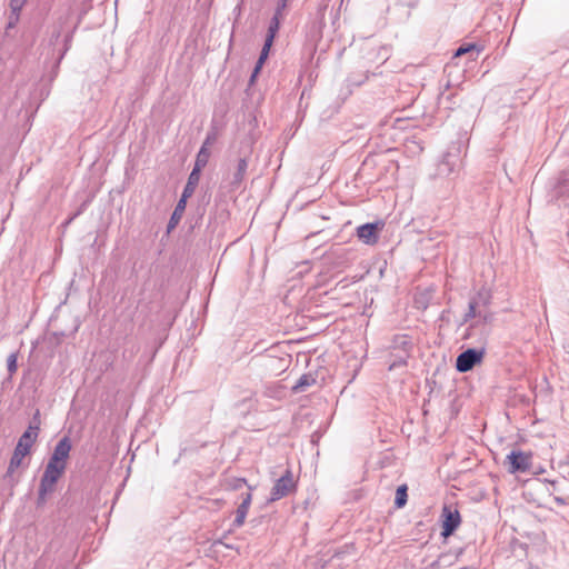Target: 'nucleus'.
<instances>
[{
    "mask_svg": "<svg viewBox=\"0 0 569 569\" xmlns=\"http://www.w3.org/2000/svg\"><path fill=\"white\" fill-rule=\"evenodd\" d=\"M40 412L37 410L27 428L20 436L17 446L11 456L6 477H12L14 471L23 465V459L30 455L32 446L36 443L40 431Z\"/></svg>",
    "mask_w": 569,
    "mask_h": 569,
    "instance_id": "obj_1",
    "label": "nucleus"
},
{
    "mask_svg": "<svg viewBox=\"0 0 569 569\" xmlns=\"http://www.w3.org/2000/svg\"><path fill=\"white\" fill-rule=\"evenodd\" d=\"M505 465L510 473L527 472L532 466V453L512 450L507 455Z\"/></svg>",
    "mask_w": 569,
    "mask_h": 569,
    "instance_id": "obj_2",
    "label": "nucleus"
},
{
    "mask_svg": "<svg viewBox=\"0 0 569 569\" xmlns=\"http://www.w3.org/2000/svg\"><path fill=\"white\" fill-rule=\"evenodd\" d=\"M296 489V481L290 469L276 481L270 491L269 501L273 502L289 496Z\"/></svg>",
    "mask_w": 569,
    "mask_h": 569,
    "instance_id": "obj_3",
    "label": "nucleus"
},
{
    "mask_svg": "<svg viewBox=\"0 0 569 569\" xmlns=\"http://www.w3.org/2000/svg\"><path fill=\"white\" fill-rule=\"evenodd\" d=\"M485 353H486V351L483 348H481V349L469 348V349L462 351L457 357V360H456L457 371H459V372L470 371L476 365H478L482 361Z\"/></svg>",
    "mask_w": 569,
    "mask_h": 569,
    "instance_id": "obj_4",
    "label": "nucleus"
},
{
    "mask_svg": "<svg viewBox=\"0 0 569 569\" xmlns=\"http://www.w3.org/2000/svg\"><path fill=\"white\" fill-rule=\"evenodd\" d=\"M67 463L68 461L56 458L51 455L41 476V479H43L46 482L57 483L60 477L64 473Z\"/></svg>",
    "mask_w": 569,
    "mask_h": 569,
    "instance_id": "obj_5",
    "label": "nucleus"
},
{
    "mask_svg": "<svg viewBox=\"0 0 569 569\" xmlns=\"http://www.w3.org/2000/svg\"><path fill=\"white\" fill-rule=\"evenodd\" d=\"M383 222H370L361 224L357 228L358 238L366 244H375L379 240L378 232L382 230Z\"/></svg>",
    "mask_w": 569,
    "mask_h": 569,
    "instance_id": "obj_6",
    "label": "nucleus"
},
{
    "mask_svg": "<svg viewBox=\"0 0 569 569\" xmlns=\"http://www.w3.org/2000/svg\"><path fill=\"white\" fill-rule=\"evenodd\" d=\"M442 532L441 536L449 537L451 536L461 522L460 513L457 509H451L450 507L445 506L442 509Z\"/></svg>",
    "mask_w": 569,
    "mask_h": 569,
    "instance_id": "obj_7",
    "label": "nucleus"
},
{
    "mask_svg": "<svg viewBox=\"0 0 569 569\" xmlns=\"http://www.w3.org/2000/svg\"><path fill=\"white\" fill-rule=\"evenodd\" d=\"M460 162L457 153L447 152L438 166V173L449 176L459 168Z\"/></svg>",
    "mask_w": 569,
    "mask_h": 569,
    "instance_id": "obj_8",
    "label": "nucleus"
},
{
    "mask_svg": "<svg viewBox=\"0 0 569 569\" xmlns=\"http://www.w3.org/2000/svg\"><path fill=\"white\" fill-rule=\"evenodd\" d=\"M216 141V134L210 132L207 134L200 150L197 153L194 164L201 168H204L210 158V146H212Z\"/></svg>",
    "mask_w": 569,
    "mask_h": 569,
    "instance_id": "obj_9",
    "label": "nucleus"
},
{
    "mask_svg": "<svg viewBox=\"0 0 569 569\" xmlns=\"http://www.w3.org/2000/svg\"><path fill=\"white\" fill-rule=\"evenodd\" d=\"M248 169V160L246 157L239 158L233 171L231 172L230 186L237 189L242 183Z\"/></svg>",
    "mask_w": 569,
    "mask_h": 569,
    "instance_id": "obj_10",
    "label": "nucleus"
},
{
    "mask_svg": "<svg viewBox=\"0 0 569 569\" xmlns=\"http://www.w3.org/2000/svg\"><path fill=\"white\" fill-rule=\"evenodd\" d=\"M203 168L201 167H198V166H193V169L192 171L190 172L189 177H188V181L183 188V191H182V194H181V198L182 199H186L188 200L194 192L199 181H200V176H201V170Z\"/></svg>",
    "mask_w": 569,
    "mask_h": 569,
    "instance_id": "obj_11",
    "label": "nucleus"
},
{
    "mask_svg": "<svg viewBox=\"0 0 569 569\" xmlns=\"http://www.w3.org/2000/svg\"><path fill=\"white\" fill-rule=\"evenodd\" d=\"M251 500H252V496L250 492L242 495V501L237 508L236 518L233 520L234 527L239 528L244 523L246 517L248 515V510L251 505Z\"/></svg>",
    "mask_w": 569,
    "mask_h": 569,
    "instance_id": "obj_12",
    "label": "nucleus"
},
{
    "mask_svg": "<svg viewBox=\"0 0 569 569\" xmlns=\"http://www.w3.org/2000/svg\"><path fill=\"white\" fill-rule=\"evenodd\" d=\"M288 359L277 357H266L263 367L272 375L278 376L288 367Z\"/></svg>",
    "mask_w": 569,
    "mask_h": 569,
    "instance_id": "obj_13",
    "label": "nucleus"
},
{
    "mask_svg": "<svg viewBox=\"0 0 569 569\" xmlns=\"http://www.w3.org/2000/svg\"><path fill=\"white\" fill-rule=\"evenodd\" d=\"M71 449V439L68 436H64L58 441L51 455L56 458L68 461Z\"/></svg>",
    "mask_w": 569,
    "mask_h": 569,
    "instance_id": "obj_14",
    "label": "nucleus"
},
{
    "mask_svg": "<svg viewBox=\"0 0 569 569\" xmlns=\"http://www.w3.org/2000/svg\"><path fill=\"white\" fill-rule=\"evenodd\" d=\"M412 340L408 335H397L392 338L390 350L411 352Z\"/></svg>",
    "mask_w": 569,
    "mask_h": 569,
    "instance_id": "obj_15",
    "label": "nucleus"
},
{
    "mask_svg": "<svg viewBox=\"0 0 569 569\" xmlns=\"http://www.w3.org/2000/svg\"><path fill=\"white\" fill-rule=\"evenodd\" d=\"M410 357V352L408 351H393L390 350V359H389V370H396L401 367L407 366V360Z\"/></svg>",
    "mask_w": 569,
    "mask_h": 569,
    "instance_id": "obj_16",
    "label": "nucleus"
},
{
    "mask_svg": "<svg viewBox=\"0 0 569 569\" xmlns=\"http://www.w3.org/2000/svg\"><path fill=\"white\" fill-rule=\"evenodd\" d=\"M56 483L46 482L43 479H40L37 505L43 506L47 501V496L54 491Z\"/></svg>",
    "mask_w": 569,
    "mask_h": 569,
    "instance_id": "obj_17",
    "label": "nucleus"
},
{
    "mask_svg": "<svg viewBox=\"0 0 569 569\" xmlns=\"http://www.w3.org/2000/svg\"><path fill=\"white\" fill-rule=\"evenodd\" d=\"M282 18V16L278 14V13H274L270 23H269V28H268V33H267V37H266V40H267V47H271L272 42H273V39L276 37V33L278 32L279 28H280V19Z\"/></svg>",
    "mask_w": 569,
    "mask_h": 569,
    "instance_id": "obj_18",
    "label": "nucleus"
},
{
    "mask_svg": "<svg viewBox=\"0 0 569 569\" xmlns=\"http://www.w3.org/2000/svg\"><path fill=\"white\" fill-rule=\"evenodd\" d=\"M316 383V378L311 373L302 375L296 385L292 387V390L295 392H303L306 391L310 386Z\"/></svg>",
    "mask_w": 569,
    "mask_h": 569,
    "instance_id": "obj_19",
    "label": "nucleus"
},
{
    "mask_svg": "<svg viewBox=\"0 0 569 569\" xmlns=\"http://www.w3.org/2000/svg\"><path fill=\"white\" fill-rule=\"evenodd\" d=\"M186 204H187V200L186 199H182L180 198L176 208H174V211L170 218V221H169V224H168V229L170 230L171 228H174L176 224L179 222V220L181 219L183 212H184V209H186Z\"/></svg>",
    "mask_w": 569,
    "mask_h": 569,
    "instance_id": "obj_20",
    "label": "nucleus"
},
{
    "mask_svg": "<svg viewBox=\"0 0 569 569\" xmlns=\"http://www.w3.org/2000/svg\"><path fill=\"white\" fill-rule=\"evenodd\" d=\"M407 491H408V487L406 485H401L397 488L396 499H395V505L397 508H402L406 506L407 499H408Z\"/></svg>",
    "mask_w": 569,
    "mask_h": 569,
    "instance_id": "obj_21",
    "label": "nucleus"
},
{
    "mask_svg": "<svg viewBox=\"0 0 569 569\" xmlns=\"http://www.w3.org/2000/svg\"><path fill=\"white\" fill-rule=\"evenodd\" d=\"M470 300L477 301L478 302V307L479 306L488 307L490 305V302H491V293L488 290H486V289H481Z\"/></svg>",
    "mask_w": 569,
    "mask_h": 569,
    "instance_id": "obj_22",
    "label": "nucleus"
},
{
    "mask_svg": "<svg viewBox=\"0 0 569 569\" xmlns=\"http://www.w3.org/2000/svg\"><path fill=\"white\" fill-rule=\"evenodd\" d=\"M477 308H478V302L470 300L469 306H468V311L465 313L461 325L467 323L469 320H471L478 316H481V312L480 311L478 312Z\"/></svg>",
    "mask_w": 569,
    "mask_h": 569,
    "instance_id": "obj_23",
    "label": "nucleus"
},
{
    "mask_svg": "<svg viewBox=\"0 0 569 569\" xmlns=\"http://www.w3.org/2000/svg\"><path fill=\"white\" fill-rule=\"evenodd\" d=\"M473 52H476V56H478L480 52V49L475 43H468V44H463L457 49L456 57H459V56H462L466 53H473ZM476 58L477 57H475L473 59H476Z\"/></svg>",
    "mask_w": 569,
    "mask_h": 569,
    "instance_id": "obj_24",
    "label": "nucleus"
},
{
    "mask_svg": "<svg viewBox=\"0 0 569 569\" xmlns=\"http://www.w3.org/2000/svg\"><path fill=\"white\" fill-rule=\"evenodd\" d=\"M17 360H18V355L16 352H12L8 356L7 368H8L10 376H12L18 369Z\"/></svg>",
    "mask_w": 569,
    "mask_h": 569,
    "instance_id": "obj_25",
    "label": "nucleus"
},
{
    "mask_svg": "<svg viewBox=\"0 0 569 569\" xmlns=\"http://www.w3.org/2000/svg\"><path fill=\"white\" fill-rule=\"evenodd\" d=\"M26 2L27 0H10V8L13 11L16 21L19 20L20 11Z\"/></svg>",
    "mask_w": 569,
    "mask_h": 569,
    "instance_id": "obj_26",
    "label": "nucleus"
},
{
    "mask_svg": "<svg viewBox=\"0 0 569 569\" xmlns=\"http://www.w3.org/2000/svg\"><path fill=\"white\" fill-rule=\"evenodd\" d=\"M269 49L270 47H267V40H264V44H263V48L261 50V53H260V57H259V64H263L267 56H268V52H269Z\"/></svg>",
    "mask_w": 569,
    "mask_h": 569,
    "instance_id": "obj_27",
    "label": "nucleus"
},
{
    "mask_svg": "<svg viewBox=\"0 0 569 569\" xmlns=\"http://www.w3.org/2000/svg\"><path fill=\"white\" fill-rule=\"evenodd\" d=\"M287 4L288 0H279L274 13L282 16V11L287 8Z\"/></svg>",
    "mask_w": 569,
    "mask_h": 569,
    "instance_id": "obj_28",
    "label": "nucleus"
},
{
    "mask_svg": "<svg viewBox=\"0 0 569 569\" xmlns=\"http://www.w3.org/2000/svg\"><path fill=\"white\" fill-rule=\"evenodd\" d=\"M448 558L446 555H441L436 562L432 563V567H440L445 563V560Z\"/></svg>",
    "mask_w": 569,
    "mask_h": 569,
    "instance_id": "obj_29",
    "label": "nucleus"
},
{
    "mask_svg": "<svg viewBox=\"0 0 569 569\" xmlns=\"http://www.w3.org/2000/svg\"><path fill=\"white\" fill-rule=\"evenodd\" d=\"M246 480L244 479H236L234 481V485H233V488L234 489H240L243 485H246Z\"/></svg>",
    "mask_w": 569,
    "mask_h": 569,
    "instance_id": "obj_30",
    "label": "nucleus"
},
{
    "mask_svg": "<svg viewBox=\"0 0 569 569\" xmlns=\"http://www.w3.org/2000/svg\"><path fill=\"white\" fill-rule=\"evenodd\" d=\"M17 22L18 21H16V19H14L13 11L11 10V13H10V17H9L8 27L12 28Z\"/></svg>",
    "mask_w": 569,
    "mask_h": 569,
    "instance_id": "obj_31",
    "label": "nucleus"
},
{
    "mask_svg": "<svg viewBox=\"0 0 569 569\" xmlns=\"http://www.w3.org/2000/svg\"><path fill=\"white\" fill-rule=\"evenodd\" d=\"M480 317H482V319H483V321H485V322L489 321V320H490V318H491V316H490V315H487V313H485V315H482V313H481V316H480Z\"/></svg>",
    "mask_w": 569,
    "mask_h": 569,
    "instance_id": "obj_32",
    "label": "nucleus"
},
{
    "mask_svg": "<svg viewBox=\"0 0 569 569\" xmlns=\"http://www.w3.org/2000/svg\"><path fill=\"white\" fill-rule=\"evenodd\" d=\"M555 500L559 505H565V500L561 497H555Z\"/></svg>",
    "mask_w": 569,
    "mask_h": 569,
    "instance_id": "obj_33",
    "label": "nucleus"
},
{
    "mask_svg": "<svg viewBox=\"0 0 569 569\" xmlns=\"http://www.w3.org/2000/svg\"><path fill=\"white\" fill-rule=\"evenodd\" d=\"M258 72H259V70H257V69L254 68L253 72H252V74H251V81L256 78V76L258 74Z\"/></svg>",
    "mask_w": 569,
    "mask_h": 569,
    "instance_id": "obj_34",
    "label": "nucleus"
},
{
    "mask_svg": "<svg viewBox=\"0 0 569 569\" xmlns=\"http://www.w3.org/2000/svg\"><path fill=\"white\" fill-rule=\"evenodd\" d=\"M261 66H262V64H259V61H258V62H257V66H256V69H257V70H260Z\"/></svg>",
    "mask_w": 569,
    "mask_h": 569,
    "instance_id": "obj_35",
    "label": "nucleus"
},
{
    "mask_svg": "<svg viewBox=\"0 0 569 569\" xmlns=\"http://www.w3.org/2000/svg\"><path fill=\"white\" fill-rule=\"evenodd\" d=\"M565 348L569 351V342L567 343V346Z\"/></svg>",
    "mask_w": 569,
    "mask_h": 569,
    "instance_id": "obj_36",
    "label": "nucleus"
}]
</instances>
